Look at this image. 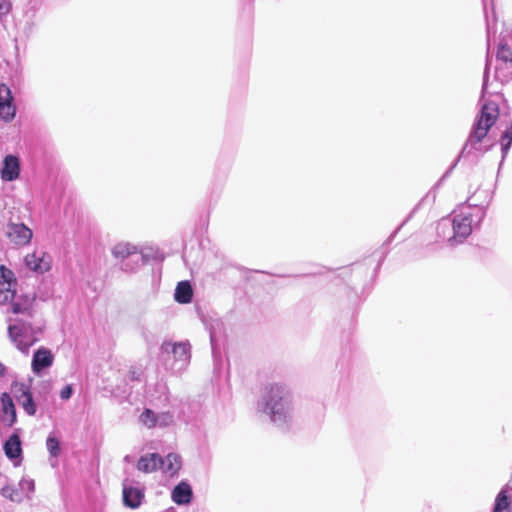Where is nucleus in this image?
Returning a JSON list of instances; mask_svg holds the SVG:
<instances>
[{"label": "nucleus", "instance_id": "20", "mask_svg": "<svg viewBox=\"0 0 512 512\" xmlns=\"http://www.w3.org/2000/svg\"><path fill=\"white\" fill-rule=\"evenodd\" d=\"M46 448L51 459H56L60 455V440L54 432L49 433L46 439Z\"/></svg>", "mask_w": 512, "mask_h": 512}, {"label": "nucleus", "instance_id": "30", "mask_svg": "<svg viewBox=\"0 0 512 512\" xmlns=\"http://www.w3.org/2000/svg\"><path fill=\"white\" fill-rule=\"evenodd\" d=\"M73 393V389L71 385H66L61 391H60V397L63 400H68Z\"/></svg>", "mask_w": 512, "mask_h": 512}, {"label": "nucleus", "instance_id": "11", "mask_svg": "<svg viewBox=\"0 0 512 512\" xmlns=\"http://www.w3.org/2000/svg\"><path fill=\"white\" fill-rule=\"evenodd\" d=\"M144 498V489L140 484L123 483V502L132 509L138 508Z\"/></svg>", "mask_w": 512, "mask_h": 512}, {"label": "nucleus", "instance_id": "28", "mask_svg": "<svg viewBox=\"0 0 512 512\" xmlns=\"http://www.w3.org/2000/svg\"><path fill=\"white\" fill-rule=\"evenodd\" d=\"M8 102H13L11 91L6 85L1 84L0 85V103L4 104V103H8Z\"/></svg>", "mask_w": 512, "mask_h": 512}, {"label": "nucleus", "instance_id": "8", "mask_svg": "<svg viewBox=\"0 0 512 512\" xmlns=\"http://www.w3.org/2000/svg\"><path fill=\"white\" fill-rule=\"evenodd\" d=\"M7 237L17 246H25L30 243L32 230L23 223H10L7 226Z\"/></svg>", "mask_w": 512, "mask_h": 512}, {"label": "nucleus", "instance_id": "36", "mask_svg": "<svg viewBox=\"0 0 512 512\" xmlns=\"http://www.w3.org/2000/svg\"><path fill=\"white\" fill-rule=\"evenodd\" d=\"M51 465H52V466H55V465H56V461H55V462H52V461H51Z\"/></svg>", "mask_w": 512, "mask_h": 512}, {"label": "nucleus", "instance_id": "2", "mask_svg": "<svg viewBox=\"0 0 512 512\" xmlns=\"http://www.w3.org/2000/svg\"><path fill=\"white\" fill-rule=\"evenodd\" d=\"M257 410L266 415L278 428L287 429L292 424L295 414L291 389L280 382L266 384L257 401Z\"/></svg>", "mask_w": 512, "mask_h": 512}, {"label": "nucleus", "instance_id": "17", "mask_svg": "<svg viewBox=\"0 0 512 512\" xmlns=\"http://www.w3.org/2000/svg\"><path fill=\"white\" fill-rule=\"evenodd\" d=\"M193 296V290L188 281L179 282L176 286L174 298L178 303H190Z\"/></svg>", "mask_w": 512, "mask_h": 512}, {"label": "nucleus", "instance_id": "22", "mask_svg": "<svg viewBox=\"0 0 512 512\" xmlns=\"http://www.w3.org/2000/svg\"><path fill=\"white\" fill-rule=\"evenodd\" d=\"M0 493L3 497L8 498L14 502H21L23 500L22 492L18 491L10 485L4 486Z\"/></svg>", "mask_w": 512, "mask_h": 512}, {"label": "nucleus", "instance_id": "27", "mask_svg": "<svg viewBox=\"0 0 512 512\" xmlns=\"http://www.w3.org/2000/svg\"><path fill=\"white\" fill-rule=\"evenodd\" d=\"M12 9V0H0V22L5 20V18L11 13Z\"/></svg>", "mask_w": 512, "mask_h": 512}, {"label": "nucleus", "instance_id": "18", "mask_svg": "<svg viewBox=\"0 0 512 512\" xmlns=\"http://www.w3.org/2000/svg\"><path fill=\"white\" fill-rule=\"evenodd\" d=\"M138 254V249L135 245L127 243V242H120L117 243L112 248V255L116 259L124 260L128 258L129 256H133Z\"/></svg>", "mask_w": 512, "mask_h": 512}, {"label": "nucleus", "instance_id": "19", "mask_svg": "<svg viewBox=\"0 0 512 512\" xmlns=\"http://www.w3.org/2000/svg\"><path fill=\"white\" fill-rule=\"evenodd\" d=\"M18 401L28 415H35L36 404L33 400L31 393L28 390H24L22 392V394L18 397Z\"/></svg>", "mask_w": 512, "mask_h": 512}, {"label": "nucleus", "instance_id": "1", "mask_svg": "<svg viewBox=\"0 0 512 512\" xmlns=\"http://www.w3.org/2000/svg\"><path fill=\"white\" fill-rule=\"evenodd\" d=\"M0 305L10 304L7 312L8 334L18 350L27 354L29 348L39 341L45 328V320L38 309L34 293L17 295L13 272L0 266Z\"/></svg>", "mask_w": 512, "mask_h": 512}, {"label": "nucleus", "instance_id": "32", "mask_svg": "<svg viewBox=\"0 0 512 512\" xmlns=\"http://www.w3.org/2000/svg\"><path fill=\"white\" fill-rule=\"evenodd\" d=\"M5 370H6L5 366L3 364H0V376L4 375Z\"/></svg>", "mask_w": 512, "mask_h": 512}, {"label": "nucleus", "instance_id": "23", "mask_svg": "<svg viewBox=\"0 0 512 512\" xmlns=\"http://www.w3.org/2000/svg\"><path fill=\"white\" fill-rule=\"evenodd\" d=\"M16 109L12 102L0 103V117L8 122L15 117Z\"/></svg>", "mask_w": 512, "mask_h": 512}, {"label": "nucleus", "instance_id": "29", "mask_svg": "<svg viewBox=\"0 0 512 512\" xmlns=\"http://www.w3.org/2000/svg\"><path fill=\"white\" fill-rule=\"evenodd\" d=\"M19 486H20V489H21L22 493L24 491H27V492H33L34 491V481L31 480V479H22L19 482Z\"/></svg>", "mask_w": 512, "mask_h": 512}, {"label": "nucleus", "instance_id": "13", "mask_svg": "<svg viewBox=\"0 0 512 512\" xmlns=\"http://www.w3.org/2000/svg\"><path fill=\"white\" fill-rule=\"evenodd\" d=\"M512 504V487L506 485L497 494L493 512H510Z\"/></svg>", "mask_w": 512, "mask_h": 512}, {"label": "nucleus", "instance_id": "35", "mask_svg": "<svg viewBox=\"0 0 512 512\" xmlns=\"http://www.w3.org/2000/svg\"><path fill=\"white\" fill-rule=\"evenodd\" d=\"M122 269H123L124 271H128V268H127V267H122Z\"/></svg>", "mask_w": 512, "mask_h": 512}, {"label": "nucleus", "instance_id": "12", "mask_svg": "<svg viewBox=\"0 0 512 512\" xmlns=\"http://www.w3.org/2000/svg\"><path fill=\"white\" fill-rule=\"evenodd\" d=\"M192 497V488L185 481H181L179 484H177L171 492V498L177 505L189 504L192 500Z\"/></svg>", "mask_w": 512, "mask_h": 512}, {"label": "nucleus", "instance_id": "6", "mask_svg": "<svg viewBox=\"0 0 512 512\" xmlns=\"http://www.w3.org/2000/svg\"><path fill=\"white\" fill-rule=\"evenodd\" d=\"M25 266L36 274H44L51 269L52 257L42 249H36L24 258Z\"/></svg>", "mask_w": 512, "mask_h": 512}, {"label": "nucleus", "instance_id": "4", "mask_svg": "<svg viewBox=\"0 0 512 512\" xmlns=\"http://www.w3.org/2000/svg\"><path fill=\"white\" fill-rule=\"evenodd\" d=\"M498 116L499 108L497 103L494 101H488L482 105L480 114L472 127L469 138L460 153V157L464 156V154L468 152L469 145L473 146L478 144L487 136Z\"/></svg>", "mask_w": 512, "mask_h": 512}, {"label": "nucleus", "instance_id": "33", "mask_svg": "<svg viewBox=\"0 0 512 512\" xmlns=\"http://www.w3.org/2000/svg\"><path fill=\"white\" fill-rule=\"evenodd\" d=\"M438 186H440V182H438V183H437V185L435 186L434 190H435Z\"/></svg>", "mask_w": 512, "mask_h": 512}, {"label": "nucleus", "instance_id": "21", "mask_svg": "<svg viewBox=\"0 0 512 512\" xmlns=\"http://www.w3.org/2000/svg\"><path fill=\"white\" fill-rule=\"evenodd\" d=\"M437 233L439 237L446 239L449 242V238L452 236V222L450 218H443L437 225Z\"/></svg>", "mask_w": 512, "mask_h": 512}, {"label": "nucleus", "instance_id": "9", "mask_svg": "<svg viewBox=\"0 0 512 512\" xmlns=\"http://www.w3.org/2000/svg\"><path fill=\"white\" fill-rule=\"evenodd\" d=\"M16 422V409L11 396L4 392L0 397V427L10 428Z\"/></svg>", "mask_w": 512, "mask_h": 512}, {"label": "nucleus", "instance_id": "24", "mask_svg": "<svg viewBox=\"0 0 512 512\" xmlns=\"http://www.w3.org/2000/svg\"><path fill=\"white\" fill-rule=\"evenodd\" d=\"M139 420L147 428L156 427V413L151 409H145L141 413Z\"/></svg>", "mask_w": 512, "mask_h": 512}, {"label": "nucleus", "instance_id": "31", "mask_svg": "<svg viewBox=\"0 0 512 512\" xmlns=\"http://www.w3.org/2000/svg\"><path fill=\"white\" fill-rule=\"evenodd\" d=\"M487 67L485 69V73H484V82H483V87H482V92L485 93L486 90H487Z\"/></svg>", "mask_w": 512, "mask_h": 512}, {"label": "nucleus", "instance_id": "25", "mask_svg": "<svg viewBox=\"0 0 512 512\" xmlns=\"http://www.w3.org/2000/svg\"><path fill=\"white\" fill-rule=\"evenodd\" d=\"M496 56L498 60L510 63L512 62V49L507 44L500 43Z\"/></svg>", "mask_w": 512, "mask_h": 512}, {"label": "nucleus", "instance_id": "26", "mask_svg": "<svg viewBox=\"0 0 512 512\" xmlns=\"http://www.w3.org/2000/svg\"><path fill=\"white\" fill-rule=\"evenodd\" d=\"M174 423V415L173 413L166 411L161 413H156V426L159 427H168Z\"/></svg>", "mask_w": 512, "mask_h": 512}, {"label": "nucleus", "instance_id": "7", "mask_svg": "<svg viewBox=\"0 0 512 512\" xmlns=\"http://www.w3.org/2000/svg\"><path fill=\"white\" fill-rule=\"evenodd\" d=\"M54 363V355L50 349L40 347L32 357L31 369L36 376H43Z\"/></svg>", "mask_w": 512, "mask_h": 512}, {"label": "nucleus", "instance_id": "34", "mask_svg": "<svg viewBox=\"0 0 512 512\" xmlns=\"http://www.w3.org/2000/svg\"><path fill=\"white\" fill-rule=\"evenodd\" d=\"M432 193H433V198H436V195H435V191H434V190L432 191Z\"/></svg>", "mask_w": 512, "mask_h": 512}, {"label": "nucleus", "instance_id": "16", "mask_svg": "<svg viewBox=\"0 0 512 512\" xmlns=\"http://www.w3.org/2000/svg\"><path fill=\"white\" fill-rule=\"evenodd\" d=\"M5 455L9 459H17L22 454L21 440L17 433H13L4 443Z\"/></svg>", "mask_w": 512, "mask_h": 512}, {"label": "nucleus", "instance_id": "14", "mask_svg": "<svg viewBox=\"0 0 512 512\" xmlns=\"http://www.w3.org/2000/svg\"><path fill=\"white\" fill-rule=\"evenodd\" d=\"M181 467V461L178 454L169 453L165 458L160 456L159 469L170 475H175Z\"/></svg>", "mask_w": 512, "mask_h": 512}, {"label": "nucleus", "instance_id": "3", "mask_svg": "<svg viewBox=\"0 0 512 512\" xmlns=\"http://www.w3.org/2000/svg\"><path fill=\"white\" fill-rule=\"evenodd\" d=\"M485 215V209L480 206H469L455 213L451 219L452 236L449 238V244L455 246L462 243L471 234L473 227L482 222Z\"/></svg>", "mask_w": 512, "mask_h": 512}, {"label": "nucleus", "instance_id": "10", "mask_svg": "<svg viewBox=\"0 0 512 512\" xmlns=\"http://www.w3.org/2000/svg\"><path fill=\"white\" fill-rule=\"evenodd\" d=\"M20 161L15 155H6L0 166V177L4 182H12L19 178Z\"/></svg>", "mask_w": 512, "mask_h": 512}, {"label": "nucleus", "instance_id": "15", "mask_svg": "<svg viewBox=\"0 0 512 512\" xmlns=\"http://www.w3.org/2000/svg\"><path fill=\"white\" fill-rule=\"evenodd\" d=\"M160 455L150 453L141 456L137 463V469L144 473H152L159 469Z\"/></svg>", "mask_w": 512, "mask_h": 512}, {"label": "nucleus", "instance_id": "5", "mask_svg": "<svg viewBox=\"0 0 512 512\" xmlns=\"http://www.w3.org/2000/svg\"><path fill=\"white\" fill-rule=\"evenodd\" d=\"M162 349L166 352H169L171 349L174 362L172 364V369L179 373L182 372L190 362V345L187 342H179V343H164L162 345Z\"/></svg>", "mask_w": 512, "mask_h": 512}]
</instances>
